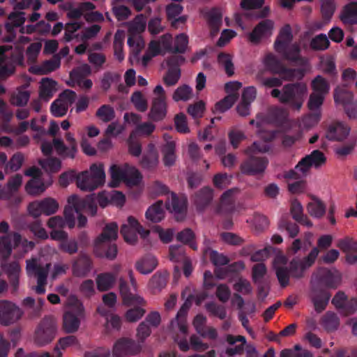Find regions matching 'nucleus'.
Returning a JSON list of instances; mask_svg holds the SVG:
<instances>
[{
  "label": "nucleus",
  "mask_w": 357,
  "mask_h": 357,
  "mask_svg": "<svg viewBox=\"0 0 357 357\" xmlns=\"http://www.w3.org/2000/svg\"><path fill=\"white\" fill-rule=\"evenodd\" d=\"M167 277V275L166 273H156L152 276L151 279L149 282V287L153 291H160L166 286Z\"/></svg>",
  "instance_id": "e2e57ef3"
},
{
  "label": "nucleus",
  "mask_w": 357,
  "mask_h": 357,
  "mask_svg": "<svg viewBox=\"0 0 357 357\" xmlns=\"http://www.w3.org/2000/svg\"><path fill=\"white\" fill-rule=\"evenodd\" d=\"M28 212L33 218H38L42 214L51 215L57 212L59 203L51 197H46L41 200L31 202L28 206Z\"/></svg>",
  "instance_id": "f3484780"
},
{
  "label": "nucleus",
  "mask_w": 357,
  "mask_h": 357,
  "mask_svg": "<svg viewBox=\"0 0 357 357\" xmlns=\"http://www.w3.org/2000/svg\"><path fill=\"white\" fill-rule=\"evenodd\" d=\"M222 13L218 8H213L208 13V21L210 27L214 31H218L222 23Z\"/></svg>",
  "instance_id": "338daca9"
},
{
  "label": "nucleus",
  "mask_w": 357,
  "mask_h": 357,
  "mask_svg": "<svg viewBox=\"0 0 357 357\" xmlns=\"http://www.w3.org/2000/svg\"><path fill=\"white\" fill-rule=\"evenodd\" d=\"M23 311L14 303L0 301V322L2 325L9 326L17 321L22 316Z\"/></svg>",
  "instance_id": "412c9836"
},
{
  "label": "nucleus",
  "mask_w": 357,
  "mask_h": 357,
  "mask_svg": "<svg viewBox=\"0 0 357 357\" xmlns=\"http://www.w3.org/2000/svg\"><path fill=\"white\" fill-rule=\"evenodd\" d=\"M308 213L314 218H321L326 212L324 204L318 198L313 197L307 206Z\"/></svg>",
  "instance_id": "13d9d810"
},
{
  "label": "nucleus",
  "mask_w": 357,
  "mask_h": 357,
  "mask_svg": "<svg viewBox=\"0 0 357 357\" xmlns=\"http://www.w3.org/2000/svg\"><path fill=\"white\" fill-rule=\"evenodd\" d=\"M61 66L59 56H54L51 59L46 60L40 65L31 67L34 74L46 75L58 69Z\"/></svg>",
  "instance_id": "4c0bfd02"
},
{
  "label": "nucleus",
  "mask_w": 357,
  "mask_h": 357,
  "mask_svg": "<svg viewBox=\"0 0 357 357\" xmlns=\"http://www.w3.org/2000/svg\"><path fill=\"white\" fill-rule=\"evenodd\" d=\"M206 317L202 314H197L193 319V326L197 333L204 338L215 340L218 338L217 330L211 326H206Z\"/></svg>",
  "instance_id": "7c9ffc66"
},
{
  "label": "nucleus",
  "mask_w": 357,
  "mask_h": 357,
  "mask_svg": "<svg viewBox=\"0 0 357 357\" xmlns=\"http://www.w3.org/2000/svg\"><path fill=\"white\" fill-rule=\"evenodd\" d=\"M183 10V7L177 3H171L166 8L167 17L172 21V25L174 28H178V24H184L186 17L185 16H179Z\"/></svg>",
  "instance_id": "a19ab883"
},
{
  "label": "nucleus",
  "mask_w": 357,
  "mask_h": 357,
  "mask_svg": "<svg viewBox=\"0 0 357 357\" xmlns=\"http://www.w3.org/2000/svg\"><path fill=\"white\" fill-rule=\"evenodd\" d=\"M170 36L162 35L158 39L152 40L149 44L148 49L141 59V63L146 67L153 57L160 54H165L164 50H169Z\"/></svg>",
  "instance_id": "a211bd4d"
},
{
  "label": "nucleus",
  "mask_w": 357,
  "mask_h": 357,
  "mask_svg": "<svg viewBox=\"0 0 357 357\" xmlns=\"http://www.w3.org/2000/svg\"><path fill=\"white\" fill-rule=\"evenodd\" d=\"M9 238L12 237L13 242V248L21 245L23 253H26L32 250L35 247V243L31 241H28L24 238L22 239V236L18 232H13L8 235Z\"/></svg>",
  "instance_id": "bf43d9fd"
},
{
  "label": "nucleus",
  "mask_w": 357,
  "mask_h": 357,
  "mask_svg": "<svg viewBox=\"0 0 357 357\" xmlns=\"http://www.w3.org/2000/svg\"><path fill=\"white\" fill-rule=\"evenodd\" d=\"M321 324L324 328L328 331H334L340 325V320L337 314L333 312H327L321 318Z\"/></svg>",
  "instance_id": "4d7b16f0"
},
{
  "label": "nucleus",
  "mask_w": 357,
  "mask_h": 357,
  "mask_svg": "<svg viewBox=\"0 0 357 357\" xmlns=\"http://www.w3.org/2000/svg\"><path fill=\"white\" fill-rule=\"evenodd\" d=\"M66 141L69 143L67 146L64 144L63 140L60 138H55L53 139L54 147L56 153L63 158H74L77 151V143L73 134L67 132L66 134Z\"/></svg>",
  "instance_id": "b1692460"
},
{
  "label": "nucleus",
  "mask_w": 357,
  "mask_h": 357,
  "mask_svg": "<svg viewBox=\"0 0 357 357\" xmlns=\"http://www.w3.org/2000/svg\"><path fill=\"white\" fill-rule=\"evenodd\" d=\"M112 181L109 183L111 187H117L121 182H124L127 185L131 187L137 185L142 181L140 172L134 167L128 164L123 165H112L109 169Z\"/></svg>",
  "instance_id": "6e6552de"
},
{
  "label": "nucleus",
  "mask_w": 357,
  "mask_h": 357,
  "mask_svg": "<svg viewBox=\"0 0 357 357\" xmlns=\"http://www.w3.org/2000/svg\"><path fill=\"white\" fill-rule=\"evenodd\" d=\"M157 265L156 258L149 255L137 261L135 268L140 273L147 275L151 273L156 268Z\"/></svg>",
  "instance_id": "c03bdc74"
},
{
  "label": "nucleus",
  "mask_w": 357,
  "mask_h": 357,
  "mask_svg": "<svg viewBox=\"0 0 357 357\" xmlns=\"http://www.w3.org/2000/svg\"><path fill=\"white\" fill-rule=\"evenodd\" d=\"M56 324L52 317H45L35 333V341L40 346L50 343L55 337Z\"/></svg>",
  "instance_id": "dca6fc26"
},
{
  "label": "nucleus",
  "mask_w": 357,
  "mask_h": 357,
  "mask_svg": "<svg viewBox=\"0 0 357 357\" xmlns=\"http://www.w3.org/2000/svg\"><path fill=\"white\" fill-rule=\"evenodd\" d=\"M291 213L292 218L299 223L308 227L312 226V223L303 213V206L298 201H294L291 204Z\"/></svg>",
  "instance_id": "6e6d98bb"
},
{
  "label": "nucleus",
  "mask_w": 357,
  "mask_h": 357,
  "mask_svg": "<svg viewBox=\"0 0 357 357\" xmlns=\"http://www.w3.org/2000/svg\"><path fill=\"white\" fill-rule=\"evenodd\" d=\"M29 98L30 92L27 90V86L23 85L18 87L16 92L13 94L10 98V102L13 105L23 107L26 105Z\"/></svg>",
  "instance_id": "09e8293b"
},
{
  "label": "nucleus",
  "mask_w": 357,
  "mask_h": 357,
  "mask_svg": "<svg viewBox=\"0 0 357 357\" xmlns=\"http://www.w3.org/2000/svg\"><path fill=\"white\" fill-rule=\"evenodd\" d=\"M12 252L13 245L9 236H0L1 267L8 278L12 293H16L19 288V279L22 269L19 262L17 261L10 263L7 262Z\"/></svg>",
  "instance_id": "7ed1b4c3"
},
{
  "label": "nucleus",
  "mask_w": 357,
  "mask_h": 357,
  "mask_svg": "<svg viewBox=\"0 0 357 357\" xmlns=\"http://www.w3.org/2000/svg\"><path fill=\"white\" fill-rule=\"evenodd\" d=\"M250 157L241 165L243 174L257 175L263 173L267 167L268 160L266 157Z\"/></svg>",
  "instance_id": "a878e982"
},
{
  "label": "nucleus",
  "mask_w": 357,
  "mask_h": 357,
  "mask_svg": "<svg viewBox=\"0 0 357 357\" xmlns=\"http://www.w3.org/2000/svg\"><path fill=\"white\" fill-rule=\"evenodd\" d=\"M127 43L130 48L132 54V56H130V62L132 63L134 60L138 61L139 59V54L145 45L143 38L141 35H130Z\"/></svg>",
  "instance_id": "58836bf2"
},
{
  "label": "nucleus",
  "mask_w": 357,
  "mask_h": 357,
  "mask_svg": "<svg viewBox=\"0 0 357 357\" xmlns=\"http://www.w3.org/2000/svg\"><path fill=\"white\" fill-rule=\"evenodd\" d=\"M128 276L131 287H129L125 279L121 278H119V293L124 305L135 307L126 312V320L129 322H135L140 319L145 313V310L141 307L144 305L145 301L137 294V283L132 270L129 271Z\"/></svg>",
  "instance_id": "f03ea898"
},
{
  "label": "nucleus",
  "mask_w": 357,
  "mask_h": 357,
  "mask_svg": "<svg viewBox=\"0 0 357 357\" xmlns=\"http://www.w3.org/2000/svg\"><path fill=\"white\" fill-rule=\"evenodd\" d=\"M330 45L328 38L326 34L320 33L310 41V47L314 50H325Z\"/></svg>",
  "instance_id": "774afa93"
},
{
  "label": "nucleus",
  "mask_w": 357,
  "mask_h": 357,
  "mask_svg": "<svg viewBox=\"0 0 357 357\" xmlns=\"http://www.w3.org/2000/svg\"><path fill=\"white\" fill-rule=\"evenodd\" d=\"M191 297V296L188 297L187 301L183 303L177 312L176 318L172 320L170 324V327L173 331H175L177 328L179 332L184 336V337L181 340H178L177 337H174V341L178 344L180 350L182 351H187L190 349V346L185 336L188 333L186 317L190 307L188 301H190Z\"/></svg>",
  "instance_id": "ddd939ff"
},
{
  "label": "nucleus",
  "mask_w": 357,
  "mask_h": 357,
  "mask_svg": "<svg viewBox=\"0 0 357 357\" xmlns=\"http://www.w3.org/2000/svg\"><path fill=\"white\" fill-rule=\"evenodd\" d=\"M213 191L211 188H204L201 189L195 195V202L199 211L208 205L213 199Z\"/></svg>",
  "instance_id": "3c124183"
},
{
  "label": "nucleus",
  "mask_w": 357,
  "mask_h": 357,
  "mask_svg": "<svg viewBox=\"0 0 357 357\" xmlns=\"http://www.w3.org/2000/svg\"><path fill=\"white\" fill-rule=\"evenodd\" d=\"M218 64L224 68L227 76L231 77L234 73V66L231 55L226 53H220L218 56Z\"/></svg>",
  "instance_id": "680f3d73"
},
{
  "label": "nucleus",
  "mask_w": 357,
  "mask_h": 357,
  "mask_svg": "<svg viewBox=\"0 0 357 357\" xmlns=\"http://www.w3.org/2000/svg\"><path fill=\"white\" fill-rule=\"evenodd\" d=\"M326 161V158L324 154L319 150H314L302 158L294 169L287 172L284 177L291 179L301 178L305 176L311 167L319 168L325 164Z\"/></svg>",
  "instance_id": "1a4fd4ad"
},
{
  "label": "nucleus",
  "mask_w": 357,
  "mask_h": 357,
  "mask_svg": "<svg viewBox=\"0 0 357 357\" xmlns=\"http://www.w3.org/2000/svg\"><path fill=\"white\" fill-rule=\"evenodd\" d=\"M337 246L346 254V260L349 264L357 262V241L346 237L338 241Z\"/></svg>",
  "instance_id": "72a5a7b5"
},
{
  "label": "nucleus",
  "mask_w": 357,
  "mask_h": 357,
  "mask_svg": "<svg viewBox=\"0 0 357 357\" xmlns=\"http://www.w3.org/2000/svg\"><path fill=\"white\" fill-rule=\"evenodd\" d=\"M350 132V128L345 123L337 122L328 127L326 137L329 140L342 141L344 139Z\"/></svg>",
  "instance_id": "c9c22d12"
},
{
  "label": "nucleus",
  "mask_w": 357,
  "mask_h": 357,
  "mask_svg": "<svg viewBox=\"0 0 357 357\" xmlns=\"http://www.w3.org/2000/svg\"><path fill=\"white\" fill-rule=\"evenodd\" d=\"M91 268V259L87 255H82L73 263L72 272L73 275L83 278L90 273Z\"/></svg>",
  "instance_id": "f704fd0d"
},
{
  "label": "nucleus",
  "mask_w": 357,
  "mask_h": 357,
  "mask_svg": "<svg viewBox=\"0 0 357 357\" xmlns=\"http://www.w3.org/2000/svg\"><path fill=\"white\" fill-rule=\"evenodd\" d=\"M121 234L126 242L134 245L137 242V234L145 238L149 236V231L144 229L135 218L130 216L128 218L127 224L122 225Z\"/></svg>",
  "instance_id": "6ab92c4d"
},
{
  "label": "nucleus",
  "mask_w": 357,
  "mask_h": 357,
  "mask_svg": "<svg viewBox=\"0 0 357 357\" xmlns=\"http://www.w3.org/2000/svg\"><path fill=\"white\" fill-rule=\"evenodd\" d=\"M312 93L326 96L329 92L330 86L326 79L321 75H317L311 83Z\"/></svg>",
  "instance_id": "052dcab7"
},
{
  "label": "nucleus",
  "mask_w": 357,
  "mask_h": 357,
  "mask_svg": "<svg viewBox=\"0 0 357 357\" xmlns=\"http://www.w3.org/2000/svg\"><path fill=\"white\" fill-rule=\"evenodd\" d=\"M47 188L43 180L40 178H32L25 185V190L29 195L37 196L42 194Z\"/></svg>",
  "instance_id": "5fc2aeb1"
},
{
  "label": "nucleus",
  "mask_w": 357,
  "mask_h": 357,
  "mask_svg": "<svg viewBox=\"0 0 357 357\" xmlns=\"http://www.w3.org/2000/svg\"><path fill=\"white\" fill-rule=\"evenodd\" d=\"M314 278L328 287L336 288L340 281V275L335 269L320 268L314 274Z\"/></svg>",
  "instance_id": "c756f323"
},
{
  "label": "nucleus",
  "mask_w": 357,
  "mask_h": 357,
  "mask_svg": "<svg viewBox=\"0 0 357 357\" xmlns=\"http://www.w3.org/2000/svg\"><path fill=\"white\" fill-rule=\"evenodd\" d=\"M50 268V263L43 264L37 257H32L26 261V272L27 275L29 278H36L37 285L33 289L38 294H44L45 293V286Z\"/></svg>",
  "instance_id": "9d476101"
},
{
  "label": "nucleus",
  "mask_w": 357,
  "mask_h": 357,
  "mask_svg": "<svg viewBox=\"0 0 357 357\" xmlns=\"http://www.w3.org/2000/svg\"><path fill=\"white\" fill-rule=\"evenodd\" d=\"M291 40V28L287 24L280 30L275 42L274 47L275 51L282 54L286 59L296 61L300 59V45L298 43L290 45Z\"/></svg>",
  "instance_id": "0eeeda50"
},
{
  "label": "nucleus",
  "mask_w": 357,
  "mask_h": 357,
  "mask_svg": "<svg viewBox=\"0 0 357 357\" xmlns=\"http://www.w3.org/2000/svg\"><path fill=\"white\" fill-rule=\"evenodd\" d=\"M163 137L166 142L162 149L164 154L163 161L165 166L170 167L176 161L175 143L169 134H164Z\"/></svg>",
  "instance_id": "ea45409f"
},
{
  "label": "nucleus",
  "mask_w": 357,
  "mask_h": 357,
  "mask_svg": "<svg viewBox=\"0 0 357 357\" xmlns=\"http://www.w3.org/2000/svg\"><path fill=\"white\" fill-rule=\"evenodd\" d=\"M142 344L129 338H120L114 344L112 349L113 357H123L139 354Z\"/></svg>",
  "instance_id": "5701e85b"
},
{
  "label": "nucleus",
  "mask_w": 357,
  "mask_h": 357,
  "mask_svg": "<svg viewBox=\"0 0 357 357\" xmlns=\"http://www.w3.org/2000/svg\"><path fill=\"white\" fill-rule=\"evenodd\" d=\"M319 252L318 248H314L307 257L302 259L294 258L289 265L285 256H276L273 260V266L280 287H286L289 283L290 277L295 279L303 278L305 271L314 263Z\"/></svg>",
  "instance_id": "f257e3e1"
},
{
  "label": "nucleus",
  "mask_w": 357,
  "mask_h": 357,
  "mask_svg": "<svg viewBox=\"0 0 357 357\" xmlns=\"http://www.w3.org/2000/svg\"><path fill=\"white\" fill-rule=\"evenodd\" d=\"M105 181V168L100 162L92 164L89 170L82 172L77 176V187L84 191H93L103 185Z\"/></svg>",
  "instance_id": "423d86ee"
},
{
  "label": "nucleus",
  "mask_w": 357,
  "mask_h": 357,
  "mask_svg": "<svg viewBox=\"0 0 357 357\" xmlns=\"http://www.w3.org/2000/svg\"><path fill=\"white\" fill-rule=\"evenodd\" d=\"M271 94L281 103L288 104L291 108L300 110L307 94V87L303 82L285 84L280 91L274 89Z\"/></svg>",
  "instance_id": "20e7f679"
},
{
  "label": "nucleus",
  "mask_w": 357,
  "mask_h": 357,
  "mask_svg": "<svg viewBox=\"0 0 357 357\" xmlns=\"http://www.w3.org/2000/svg\"><path fill=\"white\" fill-rule=\"evenodd\" d=\"M280 357H312V354L307 349H303L300 345L296 344L292 349H283L280 352Z\"/></svg>",
  "instance_id": "69168bd1"
},
{
  "label": "nucleus",
  "mask_w": 357,
  "mask_h": 357,
  "mask_svg": "<svg viewBox=\"0 0 357 357\" xmlns=\"http://www.w3.org/2000/svg\"><path fill=\"white\" fill-rule=\"evenodd\" d=\"M96 116L102 122L107 123L114 119L115 112L111 105H103L96 111Z\"/></svg>",
  "instance_id": "0e129e2a"
},
{
  "label": "nucleus",
  "mask_w": 357,
  "mask_h": 357,
  "mask_svg": "<svg viewBox=\"0 0 357 357\" xmlns=\"http://www.w3.org/2000/svg\"><path fill=\"white\" fill-rule=\"evenodd\" d=\"M116 280V275L112 273H103L96 278L97 288L100 291H105L111 289Z\"/></svg>",
  "instance_id": "49530a36"
},
{
  "label": "nucleus",
  "mask_w": 357,
  "mask_h": 357,
  "mask_svg": "<svg viewBox=\"0 0 357 357\" xmlns=\"http://www.w3.org/2000/svg\"><path fill=\"white\" fill-rule=\"evenodd\" d=\"M166 206L167 209L174 215L177 220H181L186 214L187 198L184 196L178 198L175 193L172 192L171 199Z\"/></svg>",
  "instance_id": "c85d7f7f"
},
{
  "label": "nucleus",
  "mask_w": 357,
  "mask_h": 357,
  "mask_svg": "<svg viewBox=\"0 0 357 357\" xmlns=\"http://www.w3.org/2000/svg\"><path fill=\"white\" fill-rule=\"evenodd\" d=\"M68 204L63 213L69 228L75 227V213H78L84 208H87L91 215H95L97 213L96 205L89 198L79 199L78 196L73 195L68 197Z\"/></svg>",
  "instance_id": "f8f14e48"
},
{
  "label": "nucleus",
  "mask_w": 357,
  "mask_h": 357,
  "mask_svg": "<svg viewBox=\"0 0 357 357\" xmlns=\"http://www.w3.org/2000/svg\"><path fill=\"white\" fill-rule=\"evenodd\" d=\"M257 127L260 128L265 124H271L282 127L289 123V112L287 109L273 106L268 109L266 113H259L257 115Z\"/></svg>",
  "instance_id": "4468645a"
},
{
  "label": "nucleus",
  "mask_w": 357,
  "mask_h": 357,
  "mask_svg": "<svg viewBox=\"0 0 357 357\" xmlns=\"http://www.w3.org/2000/svg\"><path fill=\"white\" fill-rule=\"evenodd\" d=\"M170 36L169 50H164L165 52L184 53L188 45V36L185 33H180L177 35L172 45V36L169 33H166Z\"/></svg>",
  "instance_id": "79ce46f5"
},
{
  "label": "nucleus",
  "mask_w": 357,
  "mask_h": 357,
  "mask_svg": "<svg viewBox=\"0 0 357 357\" xmlns=\"http://www.w3.org/2000/svg\"><path fill=\"white\" fill-rule=\"evenodd\" d=\"M146 17L143 14H139L128 23V29L130 35H140L146 27Z\"/></svg>",
  "instance_id": "de8ad7c7"
},
{
  "label": "nucleus",
  "mask_w": 357,
  "mask_h": 357,
  "mask_svg": "<svg viewBox=\"0 0 357 357\" xmlns=\"http://www.w3.org/2000/svg\"><path fill=\"white\" fill-rule=\"evenodd\" d=\"M25 20V13L22 11H15L8 15V22L6 23L5 26L7 31L12 35L6 38L7 41L13 40L15 36L13 33L15 32V28H21Z\"/></svg>",
  "instance_id": "e433bc0d"
},
{
  "label": "nucleus",
  "mask_w": 357,
  "mask_h": 357,
  "mask_svg": "<svg viewBox=\"0 0 357 357\" xmlns=\"http://www.w3.org/2000/svg\"><path fill=\"white\" fill-rule=\"evenodd\" d=\"M125 40V34L123 31L117 30L114 38V55L116 59L119 62L124 60L125 54L123 50Z\"/></svg>",
  "instance_id": "864d4df0"
},
{
  "label": "nucleus",
  "mask_w": 357,
  "mask_h": 357,
  "mask_svg": "<svg viewBox=\"0 0 357 357\" xmlns=\"http://www.w3.org/2000/svg\"><path fill=\"white\" fill-rule=\"evenodd\" d=\"M264 66L273 73L283 75L286 79L294 77L295 70L287 69L273 54H268L263 59Z\"/></svg>",
  "instance_id": "cd10ccee"
},
{
  "label": "nucleus",
  "mask_w": 357,
  "mask_h": 357,
  "mask_svg": "<svg viewBox=\"0 0 357 357\" xmlns=\"http://www.w3.org/2000/svg\"><path fill=\"white\" fill-rule=\"evenodd\" d=\"M353 93L346 89L337 86L334 92V100L337 105H342L349 118L357 117V107L353 102Z\"/></svg>",
  "instance_id": "4be33fe9"
},
{
  "label": "nucleus",
  "mask_w": 357,
  "mask_h": 357,
  "mask_svg": "<svg viewBox=\"0 0 357 357\" xmlns=\"http://www.w3.org/2000/svg\"><path fill=\"white\" fill-rule=\"evenodd\" d=\"M16 52L13 53L12 47L9 45L0 46V79H5L11 76L17 65L23 63V49L17 46ZM6 89L0 84V95L4 93Z\"/></svg>",
  "instance_id": "39448f33"
},
{
  "label": "nucleus",
  "mask_w": 357,
  "mask_h": 357,
  "mask_svg": "<svg viewBox=\"0 0 357 357\" xmlns=\"http://www.w3.org/2000/svg\"><path fill=\"white\" fill-rule=\"evenodd\" d=\"M164 216L165 211L162 201H158L151 206L146 212V218L153 222L161 221L164 218Z\"/></svg>",
  "instance_id": "8fccbe9b"
},
{
  "label": "nucleus",
  "mask_w": 357,
  "mask_h": 357,
  "mask_svg": "<svg viewBox=\"0 0 357 357\" xmlns=\"http://www.w3.org/2000/svg\"><path fill=\"white\" fill-rule=\"evenodd\" d=\"M273 22L266 20L261 22L249 34V40L252 43H257L263 38L268 37L272 34Z\"/></svg>",
  "instance_id": "2f4dec72"
},
{
  "label": "nucleus",
  "mask_w": 357,
  "mask_h": 357,
  "mask_svg": "<svg viewBox=\"0 0 357 357\" xmlns=\"http://www.w3.org/2000/svg\"><path fill=\"white\" fill-rule=\"evenodd\" d=\"M84 316V306L82 302L74 295L68 298V310L63 315V328L70 333L77 331L80 319Z\"/></svg>",
  "instance_id": "9b49d317"
},
{
  "label": "nucleus",
  "mask_w": 357,
  "mask_h": 357,
  "mask_svg": "<svg viewBox=\"0 0 357 357\" xmlns=\"http://www.w3.org/2000/svg\"><path fill=\"white\" fill-rule=\"evenodd\" d=\"M185 59L183 56H172L167 60L168 70L164 77V82L167 86L176 84L180 77V66L184 62Z\"/></svg>",
  "instance_id": "393cba45"
},
{
  "label": "nucleus",
  "mask_w": 357,
  "mask_h": 357,
  "mask_svg": "<svg viewBox=\"0 0 357 357\" xmlns=\"http://www.w3.org/2000/svg\"><path fill=\"white\" fill-rule=\"evenodd\" d=\"M77 95L72 90L66 89L62 92L52 104L50 110L55 117H61L66 114L68 108L76 99Z\"/></svg>",
  "instance_id": "aec40b11"
},
{
  "label": "nucleus",
  "mask_w": 357,
  "mask_h": 357,
  "mask_svg": "<svg viewBox=\"0 0 357 357\" xmlns=\"http://www.w3.org/2000/svg\"><path fill=\"white\" fill-rule=\"evenodd\" d=\"M238 188H231L223 192L220 198V204L217 212L220 214H231L236 211V195L238 192Z\"/></svg>",
  "instance_id": "bb28decb"
},
{
  "label": "nucleus",
  "mask_w": 357,
  "mask_h": 357,
  "mask_svg": "<svg viewBox=\"0 0 357 357\" xmlns=\"http://www.w3.org/2000/svg\"><path fill=\"white\" fill-rule=\"evenodd\" d=\"M57 83L49 77L43 78L40 82V97L47 101L56 91Z\"/></svg>",
  "instance_id": "37998d69"
},
{
  "label": "nucleus",
  "mask_w": 357,
  "mask_h": 357,
  "mask_svg": "<svg viewBox=\"0 0 357 357\" xmlns=\"http://www.w3.org/2000/svg\"><path fill=\"white\" fill-rule=\"evenodd\" d=\"M337 246L346 254V260L349 264L357 262V241L346 237L338 241Z\"/></svg>",
  "instance_id": "473e14b6"
},
{
  "label": "nucleus",
  "mask_w": 357,
  "mask_h": 357,
  "mask_svg": "<svg viewBox=\"0 0 357 357\" xmlns=\"http://www.w3.org/2000/svg\"><path fill=\"white\" fill-rule=\"evenodd\" d=\"M331 298L329 292L325 290H315L313 292L312 301L317 312L323 311Z\"/></svg>",
  "instance_id": "a18cd8bd"
},
{
  "label": "nucleus",
  "mask_w": 357,
  "mask_h": 357,
  "mask_svg": "<svg viewBox=\"0 0 357 357\" xmlns=\"http://www.w3.org/2000/svg\"><path fill=\"white\" fill-rule=\"evenodd\" d=\"M166 94L163 87L158 84L153 91L151 107L149 113V118L153 121L164 119L167 112Z\"/></svg>",
  "instance_id": "2eb2a0df"
},
{
  "label": "nucleus",
  "mask_w": 357,
  "mask_h": 357,
  "mask_svg": "<svg viewBox=\"0 0 357 357\" xmlns=\"http://www.w3.org/2000/svg\"><path fill=\"white\" fill-rule=\"evenodd\" d=\"M118 236V225L116 222H111L105 227L102 233L96 241V246L107 241L116 240Z\"/></svg>",
  "instance_id": "603ef678"
}]
</instances>
